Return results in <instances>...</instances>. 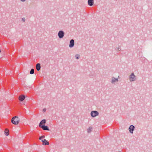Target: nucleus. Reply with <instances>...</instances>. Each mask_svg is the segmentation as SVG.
Instances as JSON below:
<instances>
[{"label":"nucleus","instance_id":"f257e3e1","mask_svg":"<svg viewBox=\"0 0 152 152\" xmlns=\"http://www.w3.org/2000/svg\"><path fill=\"white\" fill-rule=\"evenodd\" d=\"M12 123L15 125H17L19 123V118L18 116L13 117L11 120Z\"/></svg>","mask_w":152,"mask_h":152},{"label":"nucleus","instance_id":"f03ea898","mask_svg":"<svg viewBox=\"0 0 152 152\" xmlns=\"http://www.w3.org/2000/svg\"><path fill=\"white\" fill-rule=\"evenodd\" d=\"M25 96L23 94L20 95V105L24 104V102L22 101L25 99Z\"/></svg>","mask_w":152,"mask_h":152},{"label":"nucleus","instance_id":"7ed1b4c3","mask_svg":"<svg viewBox=\"0 0 152 152\" xmlns=\"http://www.w3.org/2000/svg\"><path fill=\"white\" fill-rule=\"evenodd\" d=\"M129 80L130 82L134 81L136 80V76L133 73H132L129 76Z\"/></svg>","mask_w":152,"mask_h":152},{"label":"nucleus","instance_id":"20e7f679","mask_svg":"<svg viewBox=\"0 0 152 152\" xmlns=\"http://www.w3.org/2000/svg\"><path fill=\"white\" fill-rule=\"evenodd\" d=\"M99 115V112L95 110L92 111L91 113V115L92 117H95Z\"/></svg>","mask_w":152,"mask_h":152},{"label":"nucleus","instance_id":"39448f33","mask_svg":"<svg viewBox=\"0 0 152 152\" xmlns=\"http://www.w3.org/2000/svg\"><path fill=\"white\" fill-rule=\"evenodd\" d=\"M64 33L63 31H60L58 33V36L59 38H62L64 37Z\"/></svg>","mask_w":152,"mask_h":152},{"label":"nucleus","instance_id":"423d86ee","mask_svg":"<svg viewBox=\"0 0 152 152\" xmlns=\"http://www.w3.org/2000/svg\"><path fill=\"white\" fill-rule=\"evenodd\" d=\"M118 78H115L114 77H112L111 78V83L113 84H115L116 82H118Z\"/></svg>","mask_w":152,"mask_h":152},{"label":"nucleus","instance_id":"0eeeda50","mask_svg":"<svg viewBox=\"0 0 152 152\" xmlns=\"http://www.w3.org/2000/svg\"><path fill=\"white\" fill-rule=\"evenodd\" d=\"M135 127L133 125H131L129 128V132L132 134L133 132V131L134 130Z\"/></svg>","mask_w":152,"mask_h":152},{"label":"nucleus","instance_id":"6e6552de","mask_svg":"<svg viewBox=\"0 0 152 152\" xmlns=\"http://www.w3.org/2000/svg\"><path fill=\"white\" fill-rule=\"evenodd\" d=\"M75 44L74 40L73 39H72L70 40L69 47L70 48H72L74 47Z\"/></svg>","mask_w":152,"mask_h":152},{"label":"nucleus","instance_id":"1a4fd4ad","mask_svg":"<svg viewBox=\"0 0 152 152\" xmlns=\"http://www.w3.org/2000/svg\"><path fill=\"white\" fill-rule=\"evenodd\" d=\"M42 142L43 145H47L49 144V142L46 139L42 140Z\"/></svg>","mask_w":152,"mask_h":152},{"label":"nucleus","instance_id":"9d476101","mask_svg":"<svg viewBox=\"0 0 152 152\" xmlns=\"http://www.w3.org/2000/svg\"><path fill=\"white\" fill-rule=\"evenodd\" d=\"M40 127L42 128L43 130H49V129L48 127L46 126H45L44 125L41 126L39 127Z\"/></svg>","mask_w":152,"mask_h":152},{"label":"nucleus","instance_id":"9b49d317","mask_svg":"<svg viewBox=\"0 0 152 152\" xmlns=\"http://www.w3.org/2000/svg\"><path fill=\"white\" fill-rule=\"evenodd\" d=\"M88 3L89 6H92L94 4V0H88Z\"/></svg>","mask_w":152,"mask_h":152},{"label":"nucleus","instance_id":"f8f14e48","mask_svg":"<svg viewBox=\"0 0 152 152\" xmlns=\"http://www.w3.org/2000/svg\"><path fill=\"white\" fill-rule=\"evenodd\" d=\"M4 133L5 135L8 136L9 135V131L8 129H5L4 131Z\"/></svg>","mask_w":152,"mask_h":152},{"label":"nucleus","instance_id":"ddd939ff","mask_svg":"<svg viewBox=\"0 0 152 152\" xmlns=\"http://www.w3.org/2000/svg\"><path fill=\"white\" fill-rule=\"evenodd\" d=\"M46 122V120L45 119H43L39 123V127L41 126H42V124H45Z\"/></svg>","mask_w":152,"mask_h":152},{"label":"nucleus","instance_id":"4468645a","mask_svg":"<svg viewBox=\"0 0 152 152\" xmlns=\"http://www.w3.org/2000/svg\"><path fill=\"white\" fill-rule=\"evenodd\" d=\"M36 68L37 70L39 71L41 68L40 64L39 63H38L36 65Z\"/></svg>","mask_w":152,"mask_h":152},{"label":"nucleus","instance_id":"2eb2a0df","mask_svg":"<svg viewBox=\"0 0 152 152\" xmlns=\"http://www.w3.org/2000/svg\"><path fill=\"white\" fill-rule=\"evenodd\" d=\"M93 128L91 127H89L87 129V132L88 133H90L92 131Z\"/></svg>","mask_w":152,"mask_h":152},{"label":"nucleus","instance_id":"dca6fc26","mask_svg":"<svg viewBox=\"0 0 152 152\" xmlns=\"http://www.w3.org/2000/svg\"><path fill=\"white\" fill-rule=\"evenodd\" d=\"M115 50L117 51H120L121 50V47L119 46L118 47H116V48H115Z\"/></svg>","mask_w":152,"mask_h":152},{"label":"nucleus","instance_id":"f3484780","mask_svg":"<svg viewBox=\"0 0 152 152\" xmlns=\"http://www.w3.org/2000/svg\"><path fill=\"white\" fill-rule=\"evenodd\" d=\"M34 73V70L33 69H32L30 72V73L31 74H33Z\"/></svg>","mask_w":152,"mask_h":152},{"label":"nucleus","instance_id":"a211bd4d","mask_svg":"<svg viewBox=\"0 0 152 152\" xmlns=\"http://www.w3.org/2000/svg\"><path fill=\"white\" fill-rule=\"evenodd\" d=\"M75 57L76 59H78L80 58V55L79 54H76L75 55Z\"/></svg>","mask_w":152,"mask_h":152},{"label":"nucleus","instance_id":"6ab92c4d","mask_svg":"<svg viewBox=\"0 0 152 152\" xmlns=\"http://www.w3.org/2000/svg\"><path fill=\"white\" fill-rule=\"evenodd\" d=\"M45 137V136L44 135L42 136L41 137H40L39 139L40 140H42V139L44 138Z\"/></svg>","mask_w":152,"mask_h":152},{"label":"nucleus","instance_id":"aec40b11","mask_svg":"<svg viewBox=\"0 0 152 152\" xmlns=\"http://www.w3.org/2000/svg\"><path fill=\"white\" fill-rule=\"evenodd\" d=\"M25 20L26 19L24 18H23L22 19V20L23 22H24L25 21Z\"/></svg>","mask_w":152,"mask_h":152},{"label":"nucleus","instance_id":"412c9836","mask_svg":"<svg viewBox=\"0 0 152 152\" xmlns=\"http://www.w3.org/2000/svg\"><path fill=\"white\" fill-rule=\"evenodd\" d=\"M43 110L44 112H45L46 111V109L45 108H44L43 109Z\"/></svg>","mask_w":152,"mask_h":152},{"label":"nucleus","instance_id":"4be33fe9","mask_svg":"<svg viewBox=\"0 0 152 152\" xmlns=\"http://www.w3.org/2000/svg\"><path fill=\"white\" fill-rule=\"evenodd\" d=\"M20 1L23 2H25L26 0H20Z\"/></svg>","mask_w":152,"mask_h":152}]
</instances>
